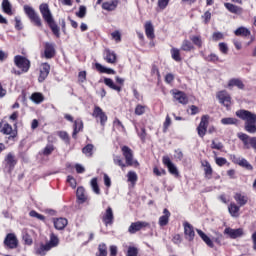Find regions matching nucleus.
I'll list each match as a JSON object with an SVG mask.
<instances>
[{
	"label": "nucleus",
	"mask_w": 256,
	"mask_h": 256,
	"mask_svg": "<svg viewBox=\"0 0 256 256\" xmlns=\"http://www.w3.org/2000/svg\"><path fill=\"white\" fill-rule=\"evenodd\" d=\"M24 13L30 19L31 23H33L36 27H43V22L41 21V16L36 13L35 9L29 5H24L23 7Z\"/></svg>",
	"instance_id": "1"
},
{
	"label": "nucleus",
	"mask_w": 256,
	"mask_h": 256,
	"mask_svg": "<svg viewBox=\"0 0 256 256\" xmlns=\"http://www.w3.org/2000/svg\"><path fill=\"white\" fill-rule=\"evenodd\" d=\"M237 137L242 141L244 149H254V151H256V136L251 137L245 133L239 132Z\"/></svg>",
	"instance_id": "2"
},
{
	"label": "nucleus",
	"mask_w": 256,
	"mask_h": 256,
	"mask_svg": "<svg viewBox=\"0 0 256 256\" xmlns=\"http://www.w3.org/2000/svg\"><path fill=\"white\" fill-rule=\"evenodd\" d=\"M14 63L16 67L21 69L24 73H27V71H29V67H31V62L27 58L20 55L14 57Z\"/></svg>",
	"instance_id": "3"
},
{
	"label": "nucleus",
	"mask_w": 256,
	"mask_h": 256,
	"mask_svg": "<svg viewBox=\"0 0 256 256\" xmlns=\"http://www.w3.org/2000/svg\"><path fill=\"white\" fill-rule=\"evenodd\" d=\"M236 115L245 123H256V114L249 110H238Z\"/></svg>",
	"instance_id": "4"
},
{
	"label": "nucleus",
	"mask_w": 256,
	"mask_h": 256,
	"mask_svg": "<svg viewBox=\"0 0 256 256\" xmlns=\"http://www.w3.org/2000/svg\"><path fill=\"white\" fill-rule=\"evenodd\" d=\"M122 153L126 159V165H128L129 167L133 165L137 167L139 165V162H137V160H133V150H131V148H129L128 146H123Z\"/></svg>",
	"instance_id": "5"
},
{
	"label": "nucleus",
	"mask_w": 256,
	"mask_h": 256,
	"mask_svg": "<svg viewBox=\"0 0 256 256\" xmlns=\"http://www.w3.org/2000/svg\"><path fill=\"white\" fill-rule=\"evenodd\" d=\"M39 11L46 23H51L55 19L53 18V14L51 13V9H49V4L42 3L39 6Z\"/></svg>",
	"instance_id": "6"
},
{
	"label": "nucleus",
	"mask_w": 256,
	"mask_h": 256,
	"mask_svg": "<svg viewBox=\"0 0 256 256\" xmlns=\"http://www.w3.org/2000/svg\"><path fill=\"white\" fill-rule=\"evenodd\" d=\"M230 159L232 160V163H235L236 165L243 167V169H246L247 171H253V165H251V163H249L247 159L241 158L236 155H231Z\"/></svg>",
	"instance_id": "7"
},
{
	"label": "nucleus",
	"mask_w": 256,
	"mask_h": 256,
	"mask_svg": "<svg viewBox=\"0 0 256 256\" xmlns=\"http://www.w3.org/2000/svg\"><path fill=\"white\" fill-rule=\"evenodd\" d=\"M4 245L8 249H17V247L19 246V240L17 239V236H15V234L9 233L4 239Z\"/></svg>",
	"instance_id": "8"
},
{
	"label": "nucleus",
	"mask_w": 256,
	"mask_h": 256,
	"mask_svg": "<svg viewBox=\"0 0 256 256\" xmlns=\"http://www.w3.org/2000/svg\"><path fill=\"white\" fill-rule=\"evenodd\" d=\"M207 127H209V116L204 115L201 118L200 124L197 127L198 135L204 138L207 133Z\"/></svg>",
	"instance_id": "9"
},
{
	"label": "nucleus",
	"mask_w": 256,
	"mask_h": 256,
	"mask_svg": "<svg viewBox=\"0 0 256 256\" xmlns=\"http://www.w3.org/2000/svg\"><path fill=\"white\" fill-rule=\"evenodd\" d=\"M92 117H94L95 119H100V124L102 127H105V123H107V114H105V112L103 111V109H101V107L99 106H95L93 113H92Z\"/></svg>",
	"instance_id": "10"
},
{
	"label": "nucleus",
	"mask_w": 256,
	"mask_h": 256,
	"mask_svg": "<svg viewBox=\"0 0 256 256\" xmlns=\"http://www.w3.org/2000/svg\"><path fill=\"white\" fill-rule=\"evenodd\" d=\"M162 162L165 166H167L168 171L171 175H174L175 177H179V170L177 169V166L173 164L169 156H163Z\"/></svg>",
	"instance_id": "11"
},
{
	"label": "nucleus",
	"mask_w": 256,
	"mask_h": 256,
	"mask_svg": "<svg viewBox=\"0 0 256 256\" xmlns=\"http://www.w3.org/2000/svg\"><path fill=\"white\" fill-rule=\"evenodd\" d=\"M224 235H228L230 239H238V237H243V228L233 229L227 227L224 229Z\"/></svg>",
	"instance_id": "12"
},
{
	"label": "nucleus",
	"mask_w": 256,
	"mask_h": 256,
	"mask_svg": "<svg viewBox=\"0 0 256 256\" xmlns=\"http://www.w3.org/2000/svg\"><path fill=\"white\" fill-rule=\"evenodd\" d=\"M114 219H115V216L113 215V208L109 206L102 217V221L104 225L108 227V225H111L113 223Z\"/></svg>",
	"instance_id": "13"
},
{
	"label": "nucleus",
	"mask_w": 256,
	"mask_h": 256,
	"mask_svg": "<svg viewBox=\"0 0 256 256\" xmlns=\"http://www.w3.org/2000/svg\"><path fill=\"white\" fill-rule=\"evenodd\" d=\"M51 71V66L48 63H44L40 67V75L38 77L39 83H43L47 77H49V73Z\"/></svg>",
	"instance_id": "14"
},
{
	"label": "nucleus",
	"mask_w": 256,
	"mask_h": 256,
	"mask_svg": "<svg viewBox=\"0 0 256 256\" xmlns=\"http://www.w3.org/2000/svg\"><path fill=\"white\" fill-rule=\"evenodd\" d=\"M143 227H149V223L142 222V221L133 222L129 226L128 231L131 233V235H133V234L137 233V231H141V229H143Z\"/></svg>",
	"instance_id": "15"
},
{
	"label": "nucleus",
	"mask_w": 256,
	"mask_h": 256,
	"mask_svg": "<svg viewBox=\"0 0 256 256\" xmlns=\"http://www.w3.org/2000/svg\"><path fill=\"white\" fill-rule=\"evenodd\" d=\"M217 98L219 99L220 103H222V105H224L225 107H229V105H231V95H229L227 91H220L217 94Z\"/></svg>",
	"instance_id": "16"
},
{
	"label": "nucleus",
	"mask_w": 256,
	"mask_h": 256,
	"mask_svg": "<svg viewBox=\"0 0 256 256\" xmlns=\"http://www.w3.org/2000/svg\"><path fill=\"white\" fill-rule=\"evenodd\" d=\"M184 235L187 241H193L195 239V230H193V226L189 222L184 223Z\"/></svg>",
	"instance_id": "17"
},
{
	"label": "nucleus",
	"mask_w": 256,
	"mask_h": 256,
	"mask_svg": "<svg viewBox=\"0 0 256 256\" xmlns=\"http://www.w3.org/2000/svg\"><path fill=\"white\" fill-rule=\"evenodd\" d=\"M44 49V57L46 59H53L55 57V44L46 42Z\"/></svg>",
	"instance_id": "18"
},
{
	"label": "nucleus",
	"mask_w": 256,
	"mask_h": 256,
	"mask_svg": "<svg viewBox=\"0 0 256 256\" xmlns=\"http://www.w3.org/2000/svg\"><path fill=\"white\" fill-rule=\"evenodd\" d=\"M1 133L4 135H10L9 139H15V137H17V131L13 130V127L9 123L4 124L1 129Z\"/></svg>",
	"instance_id": "19"
},
{
	"label": "nucleus",
	"mask_w": 256,
	"mask_h": 256,
	"mask_svg": "<svg viewBox=\"0 0 256 256\" xmlns=\"http://www.w3.org/2000/svg\"><path fill=\"white\" fill-rule=\"evenodd\" d=\"M199 237L202 239V241H204V243L210 247L211 249H213V247H215V244L213 243V239H211L209 236H207V234H205V232H203L202 230L196 229Z\"/></svg>",
	"instance_id": "20"
},
{
	"label": "nucleus",
	"mask_w": 256,
	"mask_h": 256,
	"mask_svg": "<svg viewBox=\"0 0 256 256\" xmlns=\"http://www.w3.org/2000/svg\"><path fill=\"white\" fill-rule=\"evenodd\" d=\"M225 8L234 15H243V9L240 6L231 3H225Z\"/></svg>",
	"instance_id": "21"
},
{
	"label": "nucleus",
	"mask_w": 256,
	"mask_h": 256,
	"mask_svg": "<svg viewBox=\"0 0 256 256\" xmlns=\"http://www.w3.org/2000/svg\"><path fill=\"white\" fill-rule=\"evenodd\" d=\"M104 59L107 63H111L113 65L117 63V54L109 49H106L104 51Z\"/></svg>",
	"instance_id": "22"
},
{
	"label": "nucleus",
	"mask_w": 256,
	"mask_h": 256,
	"mask_svg": "<svg viewBox=\"0 0 256 256\" xmlns=\"http://www.w3.org/2000/svg\"><path fill=\"white\" fill-rule=\"evenodd\" d=\"M118 5H119V0L107 1L102 3V9H104V11H115Z\"/></svg>",
	"instance_id": "23"
},
{
	"label": "nucleus",
	"mask_w": 256,
	"mask_h": 256,
	"mask_svg": "<svg viewBox=\"0 0 256 256\" xmlns=\"http://www.w3.org/2000/svg\"><path fill=\"white\" fill-rule=\"evenodd\" d=\"M145 33L148 39H155V28L153 27V23L148 21L145 23Z\"/></svg>",
	"instance_id": "24"
},
{
	"label": "nucleus",
	"mask_w": 256,
	"mask_h": 256,
	"mask_svg": "<svg viewBox=\"0 0 256 256\" xmlns=\"http://www.w3.org/2000/svg\"><path fill=\"white\" fill-rule=\"evenodd\" d=\"M163 213L164 215H162L160 218H159V225L160 227H165L166 225L169 224V217H171V212H169V210L167 208H165L163 210Z\"/></svg>",
	"instance_id": "25"
},
{
	"label": "nucleus",
	"mask_w": 256,
	"mask_h": 256,
	"mask_svg": "<svg viewBox=\"0 0 256 256\" xmlns=\"http://www.w3.org/2000/svg\"><path fill=\"white\" fill-rule=\"evenodd\" d=\"M174 99H176V101L180 102L182 105H187L189 103V98L187 97V94L182 91L174 93Z\"/></svg>",
	"instance_id": "26"
},
{
	"label": "nucleus",
	"mask_w": 256,
	"mask_h": 256,
	"mask_svg": "<svg viewBox=\"0 0 256 256\" xmlns=\"http://www.w3.org/2000/svg\"><path fill=\"white\" fill-rule=\"evenodd\" d=\"M228 87H237L238 89L242 90L245 89V84L243 83V81L239 78H232L229 80L228 82Z\"/></svg>",
	"instance_id": "27"
},
{
	"label": "nucleus",
	"mask_w": 256,
	"mask_h": 256,
	"mask_svg": "<svg viewBox=\"0 0 256 256\" xmlns=\"http://www.w3.org/2000/svg\"><path fill=\"white\" fill-rule=\"evenodd\" d=\"M48 251H51V249L47 244H40L35 247V255L38 256H46Z\"/></svg>",
	"instance_id": "28"
},
{
	"label": "nucleus",
	"mask_w": 256,
	"mask_h": 256,
	"mask_svg": "<svg viewBox=\"0 0 256 256\" xmlns=\"http://www.w3.org/2000/svg\"><path fill=\"white\" fill-rule=\"evenodd\" d=\"M234 199L236 203L239 204V207H244V205H247V202L249 201V198L241 193H236L234 195Z\"/></svg>",
	"instance_id": "29"
},
{
	"label": "nucleus",
	"mask_w": 256,
	"mask_h": 256,
	"mask_svg": "<svg viewBox=\"0 0 256 256\" xmlns=\"http://www.w3.org/2000/svg\"><path fill=\"white\" fill-rule=\"evenodd\" d=\"M6 167H9L10 171L17 165V160H15V155L13 153H8L5 158Z\"/></svg>",
	"instance_id": "30"
},
{
	"label": "nucleus",
	"mask_w": 256,
	"mask_h": 256,
	"mask_svg": "<svg viewBox=\"0 0 256 256\" xmlns=\"http://www.w3.org/2000/svg\"><path fill=\"white\" fill-rule=\"evenodd\" d=\"M80 131H83V121L78 119L74 122V131L72 133L73 139H77V134L80 133Z\"/></svg>",
	"instance_id": "31"
},
{
	"label": "nucleus",
	"mask_w": 256,
	"mask_h": 256,
	"mask_svg": "<svg viewBox=\"0 0 256 256\" xmlns=\"http://www.w3.org/2000/svg\"><path fill=\"white\" fill-rule=\"evenodd\" d=\"M236 37H249L251 35V31L243 26L239 27L234 31Z\"/></svg>",
	"instance_id": "32"
},
{
	"label": "nucleus",
	"mask_w": 256,
	"mask_h": 256,
	"mask_svg": "<svg viewBox=\"0 0 256 256\" xmlns=\"http://www.w3.org/2000/svg\"><path fill=\"white\" fill-rule=\"evenodd\" d=\"M67 223H68L67 219L58 218V219L54 220V227L58 231H61V230H63L64 227H67Z\"/></svg>",
	"instance_id": "33"
},
{
	"label": "nucleus",
	"mask_w": 256,
	"mask_h": 256,
	"mask_svg": "<svg viewBox=\"0 0 256 256\" xmlns=\"http://www.w3.org/2000/svg\"><path fill=\"white\" fill-rule=\"evenodd\" d=\"M95 68L100 73H107V75H115V73H116L115 70H113L111 68H107V67L101 65L100 63H96Z\"/></svg>",
	"instance_id": "34"
},
{
	"label": "nucleus",
	"mask_w": 256,
	"mask_h": 256,
	"mask_svg": "<svg viewBox=\"0 0 256 256\" xmlns=\"http://www.w3.org/2000/svg\"><path fill=\"white\" fill-rule=\"evenodd\" d=\"M239 206L235 203H230L228 206V211L231 215V217H239Z\"/></svg>",
	"instance_id": "35"
},
{
	"label": "nucleus",
	"mask_w": 256,
	"mask_h": 256,
	"mask_svg": "<svg viewBox=\"0 0 256 256\" xmlns=\"http://www.w3.org/2000/svg\"><path fill=\"white\" fill-rule=\"evenodd\" d=\"M48 27H50L52 33L57 36L60 37V29L59 26L57 25V23H55V20H52L51 22L47 23Z\"/></svg>",
	"instance_id": "36"
},
{
	"label": "nucleus",
	"mask_w": 256,
	"mask_h": 256,
	"mask_svg": "<svg viewBox=\"0 0 256 256\" xmlns=\"http://www.w3.org/2000/svg\"><path fill=\"white\" fill-rule=\"evenodd\" d=\"M2 9L7 15H13L11 2H9V0L2 1Z\"/></svg>",
	"instance_id": "37"
},
{
	"label": "nucleus",
	"mask_w": 256,
	"mask_h": 256,
	"mask_svg": "<svg viewBox=\"0 0 256 256\" xmlns=\"http://www.w3.org/2000/svg\"><path fill=\"white\" fill-rule=\"evenodd\" d=\"M49 249H53V247H57L59 245V238L55 234L50 235V241L46 243Z\"/></svg>",
	"instance_id": "38"
},
{
	"label": "nucleus",
	"mask_w": 256,
	"mask_h": 256,
	"mask_svg": "<svg viewBox=\"0 0 256 256\" xmlns=\"http://www.w3.org/2000/svg\"><path fill=\"white\" fill-rule=\"evenodd\" d=\"M104 83L105 85H107V87H110V89H113L114 91H118V93L121 92V87L115 85V82H113L111 78H105Z\"/></svg>",
	"instance_id": "39"
},
{
	"label": "nucleus",
	"mask_w": 256,
	"mask_h": 256,
	"mask_svg": "<svg viewBox=\"0 0 256 256\" xmlns=\"http://www.w3.org/2000/svg\"><path fill=\"white\" fill-rule=\"evenodd\" d=\"M55 151V146L53 144H47L45 148L42 150L41 155H44L45 157H49L51 153Z\"/></svg>",
	"instance_id": "40"
},
{
	"label": "nucleus",
	"mask_w": 256,
	"mask_h": 256,
	"mask_svg": "<svg viewBox=\"0 0 256 256\" xmlns=\"http://www.w3.org/2000/svg\"><path fill=\"white\" fill-rule=\"evenodd\" d=\"M76 197L79 199V201H82V203H85L86 197H85V188L78 187L76 191Z\"/></svg>",
	"instance_id": "41"
},
{
	"label": "nucleus",
	"mask_w": 256,
	"mask_h": 256,
	"mask_svg": "<svg viewBox=\"0 0 256 256\" xmlns=\"http://www.w3.org/2000/svg\"><path fill=\"white\" fill-rule=\"evenodd\" d=\"M90 185H91L92 191H94L96 195H101V189H99L97 178H92Z\"/></svg>",
	"instance_id": "42"
},
{
	"label": "nucleus",
	"mask_w": 256,
	"mask_h": 256,
	"mask_svg": "<svg viewBox=\"0 0 256 256\" xmlns=\"http://www.w3.org/2000/svg\"><path fill=\"white\" fill-rule=\"evenodd\" d=\"M43 94L36 92L33 93L31 95V100L33 101V103L39 104V103H43Z\"/></svg>",
	"instance_id": "43"
},
{
	"label": "nucleus",
	"mask_w": 256,
	"mask_h": 256,
	"mask_svg": "<svg viewBox=\"0 0 256 256\" xmlns=\"http://www.w3.org/2000/svg\"><path fill=\"white\" fill-rule=\"evenodd\" d=\"M244 129L247 133L255 134L256 133V123H245Z\"/></svg>",
	"instance_id": "44"
},
{
	"label": "nucleus",
	"mask_w": 256,
	"mask_h": 256,
	"mask_svg": "<svg viewBox=\"0 0 256 256\" xmlns=\"http://www.w3.org/2000/svg\"><path fill=\"white\" fill-rule=\"evenodd\" d=\"M129 183H132V185H135L137 183V173L135 171H129L127 174Z\"/></svg>",
	"instance_id": "45"
},
{
	"label": "nucleus",
	"mask_w": 256,
	"mask_h": 256,
	"mask_svg": "<svg viewBox=\"0 0 256 256\" xmlns=\"http://www.w3.org/2000/svg\"><path fill=\"white\" fill-rule=\"evenodd\" d=\"M222 125H237V119L236 118H222L221 119Z\"/></svg>",
	"instance_id": "46"
},
{
	"label": "nucleus",
	"mask_w": 256,
	"mask_h": 256,
	"mask_svg": "<svg viewBox=\"0 0 256 256\" xmlns=\"http://www.w3.org/2000/svg\"><path fill=\"white\" fill-rule=\"evenodd\" d=\"M190 40L194 45H196V47H203V41L201 40V36H191Z\"/></svg>",
	"instance_id": "47"
},
{
	"label": "nucleus",
	"mask_w": 256,
	"mask_h": 256,
	"mask_svg": "<svg viewBox=\"0 0 256 256\" xmlns=\"http://www.w3.org/2000/svg\"><path fill=\"white\" fill-rule=\"evenodd\" d=\"M82 153L84 155H87L88 157H91L93 155V144H88L82 149Z\"/></svg>",
	"instance_id": "48"
},
{
	"label": "nucleus",
	"mask_w": 256,
	"mask_h": 256,
	"mask_svg": "<svg viewBox=\"0 0 256 256\" xmlns=\"http://www.w3.org/2000/svg\"><path fill=\"white\" fill-rule=\"evenodd\" d=\"M182 51H191L193 44L189 40H184L181 45Z\"/></svg>",
	"instance_id": "49"
},
{
	"label": "nucleus",
	"mask_w": 256,
	"mask_h": 256,
	"mask_svg": "<svg viewBox=\"0 0 256 256\" xmlns=\"http://www.w3.org/2000/svg\"><path fill=\"white\" fill-rule=\"evenodd\" d=\"M171 55H172V59H174V61H181V53L179 52V49L172 48Z\"/></svg>",
	"instance_id": "50"
},
{
	"label": "nucleus",
	"mask_w": 256,
	"mask_h": 256,
	"mask_svg": "<svg viewBox=\"0 0 256 256\" xmlns=\"http://www.w3.org/2000/svg\"><path fill=\"white\" fill-rule=\"evenodd\" d=\"M85 15H87V7L80 6L79 11L76 12V17H79V19H84Z\"/></svg>",
	"instance_id": "51"
},
{
	"label": "nucleus",
	"mask_w": 256,
	"mask_h": 256,
	"mask_svg": "<svg viewBox=\"0 0 256 256\" xmlns=\"http://www.w3.org/2000/svg\"><path fill=\"white\" fill-rule=\"evenodd\" d=\"M99 254L97 256H107V245L102 243L98 246Z\"/></svg>",
	"instance_id": "52"
},
{
	"label": "nucleus",
	"mask_w": 256,
	"mask_h": 256,
	"mask_svg": "<svg viewBox=\"0 0 256 256\" xmlns=\"http://www.w3.org/2000/svg\"><path fill=\"white\" fill-rule=\"evenodd\" d=\"M113 161L115 165H118L122 169H125V167H127V164L123 163V159H121L120 156H114Z\"/></svg>",
	"instance_id": "53"
},
{
	"label": "nucleus",
	"mask_w": 256,
	"mask_h": 256,
	"mask_svg": "<svg viewBox=\"0 0 256 256\" xmlns=\"http://www.w3.org/2000/svg\"><path fill=\"white\" fill-rule=\"evenodd\" d=\"M137 255H139V249H137V247L130 246L128 248L126 256H137Z\"/></svg>",
	"instance_id": "54"
},
{
	"label": "nucleus",
	"mask_w": 256,
	"mask_h": 256,
	"mask_svg": "<svg viewBox=\"0 0 256 256\" xmlns=\"http://www.w3.org/2000/svg\"><path fill=\"white\" fill-rule=\"evenodd\" d=\"M221 53H223V55H227V53H229V47L227 46V44L225 42H221L218 45Z\"/></svg>",
	"instance_id": "55"
},
{
	"label": "nucleus",
	"mask_w": 256,
	"mask_h": 256,
	"mask_svg": "<svg viewBox=\"0 0 256 256\" xmlns=\"http://www.w3.org/2000/svg\"><path fill=\"white\" fill-rule=\"evenodd\" d=\"M214 237H212V241L214 243H217V245H221V241L223 240V234L219 233V232H215Z\"/></svg>",
	"instance_id": "56"
},
{
	"label": "nucleus",
	"mask_w": 256,
	"mask_h": 256,
	"mask_svg": "<svg viewBox=\"0 0 256 256\" xmlns=\"http://www.w3.org/2000/svg\"><path fill=\"white\" fill-rule=\"evenodd\" d=\"M203 166L205 167L204 171L206 175H213V168H211V164L208 161L204 162Z\"/></svg>",
	"instance_id": "57"
},
{
	"label": "nucleus",
	"mask_w": 256,
	"mask_h": 256,
	"mask_svg": "<svg viewBox=\"0 0 256 256\" xmlns=\"http://www.w3.org/2000/svg\"><path fill=\"white\" fill-rule=\"evenodd\" d=\"M29 215H30V217H35L36 219H39L40 221H45V216L37 213V211H35V210L30 211Z\"/></svg>",
	"instance_id": "58"
},
{
	"label": "nucleus",
	"mask_w": 256,
	"mask_h": 256,
	"mask_svg": "<svg viewBox=\"0 0 256 256\" xmlns=\"http://www.w3.org/2000/svg\"><path fill=\"white\" fill-rule=\"evenodd\" d=\"M213 41H221V39H225V35L222 32H214L212 34Z\"/></svg>",
	"instance_id": "59"
},
{
	"label": "nucleus",
	"mask_w": 256,
	"mask_h": 256,
	"mask_svg": "<svg viewBox=\"0 0 256 256\" xmlns=\"http://www.w3.org/2000/svg\"><path fill=\"white\" fill-rule=\"evenodd\" d=\"M206 61H210L211 63H217L219 61V56L215 53H211L207 58Z\"/></svg>",
	"instance_id": "60"
},
{
	"label": "nucleus",
	"mask_w": 256,
	"mask_h": 256,
	"mask_svg": "<svg viewBox=\"0 0 256 256\" xmlns=\"http://www.w3.org/2000/svg\"><path fill=\"white\" fill-rule=\"evenodd\" d=\"M145 113V106L139 104L135 108V115H143Z\"/></svg>",
	"instance_id": "61"
},
{
	"label": "nucleus",
	"mask_w": 256,
	"mask_h": 256,
	"mask_svg": "<svg viewBox=\"0 0 256 256\" xmlns=\"http://www.w3.org/2000/svg\"><path fill=\"white\" fill-rule=\"evenodd\" d=\"M171 0H158V7L160 9H167V5H169V2Z\"/></svg>",
	"instance_id": "62"
},
{
	"label": "nucleus",
	"mask_w": 256,
	"mask_h": 256,
	"mask_svg": "<svg viewBox=\"0 0 256 256\" xmlns=\"http://www.w3.org/2000/svg\"><path fill=\"white\" fill-rule=\"evenodd\" d=\"M202 19H204L205 25H207L209 23V21H211V12L210 11H206L204 13V15H202Z\"/></svg>",
	"instance_id": "63"
},
{
	"label": "nucleus",
	"mask_w": 256,
	"mask_h": 256,
	"mask_svg": "<svg viewBox=\"0 0 256 256\" xmlns=\"http://www.w3.org/2000/svg\"><path fill=\"white\" fill-rule=\"evenodd\" d=\"M227 163V159L223 158V157H217L216 158V164L219 166V167H223V165H226Z\"/></svg>",
	"instance_id": "64"
}]
</instances>
